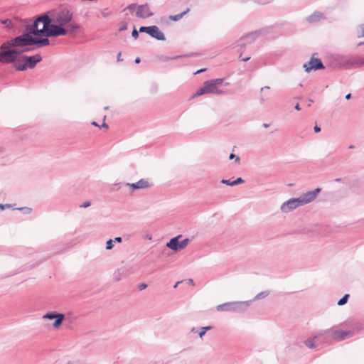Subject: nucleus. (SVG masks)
Returning a JSON list of instances; mask_svg holds the SVG:
<instances>
[{
  "label": "nucleus",
  "instance_id": "nucleus-1",
  "mask_svg": "<svg viewBox=\"0 0 364 364\" xmlns=\"http://www.w3.org/2000/svg\"><path fill=\"white\" fill-rule=\"evenodd\" d=\"M73 13L68 9L53 10L38 18L36 26L42 23L38 31L46 32L47 36H65L79 29L77 23L72 22Z\"/></svg>",
  "mask_w": 364,
  "mask_h": 364
},
{
  "label": "nucleus",
  "instance_id": "nucleus-2",
  "mask_svg": "<svg viewBox=\"0 0 364 364\" xmlns=\"http://www.w3.org/2000/svg\"><path fill=\"white\" fill-rule=\"evenodd\" d=\"M34 44H38L41 46H48L49 40L46 38H33L31 34L25 33L4 42L0 47V62L10 63L16 61L18 55L26 50L23 47Z\"/></svg>",
  "mask_w": 364,
  "mask_h": 364
},
{
  "label": "nucleus",
  "instance_id": "nucleus-3",
  "mask_svg": "<svg viewBox=\"0 0 364 364\" xmlns=\"http://www.w3.org/2000/svg\"><path fill=\"white\" fill-rule=\"evenodd\" d=\"M223 79H215L205 81L203 86L193 95V97H197L205 94H220L219 87L223 84Z\"/></svg>",
  "mask_w": 364,
  "mask_h": 364
},
{
  "label": "nucleus",
  "instance_id": "nucleus-4",
  "mask_svg": "<svg viewBox=\"0 0 364 364\" xmlns=\"http://www.w3.org/2000/svg\"><path fill=\"white\" fill-rule=\"evenodd\" d=\"M42 58L40 55H35L33 56H21L18 55V59L13 62L14 67L18 70H25L28 68H33L36 65L41 61Z\"/></svg>",
  "mask_w": 364,
  "mask_h": 364
},
{
  "label": "nucleus",
  "instance_id": "nucleus-5",
  "mask_svg": "<svg viewBox=\"0 0 364 364\" xmlns=\"http://www.w3.org/2000/svg\"><path fill=\"white\" fill-rule=\"evenodd\" d=\"M300 205H303V204H301V201L299 198H292L284 203L281 206V209L283 212L287 213Z\"/></svg>",
  "mask_w": 364,
  "mask_h": 364
},
{
  "label": "nucleus",
  "instance_id": "nucleus-6",
  "mask_svg": "<svg viewBox=\"0 0 364 364\" xmlns=\"http://www.w3.org/2000/svg\"><path fill=\"white\" fill-rule=\"evenodd\" d=\"M353 332L351 331L335 330L331 331V338L335 341H341L350 337Z\"/></svg>",
  "mask_w": 364,
  "mask_h": 364
},
{
  "label": "nucleus",
  "instance_id": "nucleus-7",
  "mask_svg": "<svg viewBox=\"0 0 364 364\" xmlns=\"http://www.w3.org/2000/svg\"><path fill=\"white\" fill-rule=\"evenodd\" d=\"M304 68L306 72H309L310 70H311L313 69H314V70L322 69L324 67H323L321 61L319 59L316 58L313 56L309 63H305L304 65Z\"/></svg>",
  "mask_w": 364,
  "mask_h": 364
},
{
  "label": "nucleus",
  "instance_id": "nucleus-8",
  "mask_svg": "<svg viewBox=\"0 0 364 364\" xmlns=\"http://www.w3.org/2000/svg\"><path fill=\"white\" fill-rule=\"evenodd\" d=\"M321 191V189L319 188H316L313 191H309L304 194L302 196L299 198V199L301 201V204L305 205L310 202H311L313 200L316 198L318 193Z\"/></svg>",
  "mask_w": 364,
  "mask_h": 364
},
{
  "label": "nucleus",
  "instance_id": "nucleus-9",
  "mask_svg": "<svg viewBox=\"0 0 364 364\" xmlns=\"http://www.w3.org/2000/svg\"><path fill=\"white\" fill-rule=\"evenodd\" d=\"M43 319H54L55 318V321L53 323V326L55 328H58L61 323L63 320L64 319V315L60 314H56L54 312L48 313L43 316Z\"/></svg>",
  "mask_w": 364,
  "mask_h": 364
},
{
  "label": "nucleus",
  "instance_id": "nucleus-10",
  "mask_svg": "<svg viewBox=\"0 0 364 364\" xmlns=\"http://www.w3.org/2000/svg\"><path fill=\"white\" fill-rule=\"evenodd\" d=\"M152 15L149 7L147 5H141L138 7L136 16L139 18H148Z\"/></svg>",
  "mask_w": 364,
  "mask_h": 364
},
{
  "label": "nucleus",
  "instance_id": "nucleus-11",
  "mask_svg": "<svg viewBox=\"0 0 364 364\" xmlns=\"http://www.w3.org/2000/svg\"><path fill=\"white\" fill-rule=\"evenodd\" d=\"M148 34L158 40H164L165 38L164 33L156 26H150Z\"/></svg>",
  "mask_w": 364,
  "mask_h": 364
},
{
  "label": "nucleus",
  "instance_id": "nucleus-12",
  "mask_svg": "<svg viewBox=\"0 0 364 364\" xmlns=\"http://www.w3.org/2000/svg\"><path fill=\"white\" fill-rule=\"evenodd\" d=\"M127 186H130L132 191L135 189L146 188L151 186V184L146 179H141L135 183H127Z\"/></svg>",
  "mask_w": 364,
  "mask_h": 364
},
{
  "label": "nucleus",
  "instance_id": "nucleus-13",
  "mask_svg": "<svg viewBox=\"0 0 364 364\" xmlns=\"http://www.w3.org/2000/svg\"><path fill=\"white\" fill-rule=\"evenodd\" d=\"M234 306H235V303H225L223 304L218 305L217 306V310L218 311H234L235 309Z\"/></svg>",
  "mask_w": 364,
  "mask_h": 364
},
{
  "label": "nucleus",
  "instance_id": "nucleus-14",
  "mask_svg": "<svg viewBox=\"0 0 364 364\" xmlns=\"http://www.w3.org/2000/svg\"><path fill=\"white\" fill-rule=\"evenodd\" d=\"M179 237H181V236H178V237L172 238L166 244V246L174 251H178V245H179V241H178Z\"/></svg>",
  "mask_w": 364,
  "mask_h": 364
},
{
  "label": "nucleus",
  "instance_id": "nucleus-15",
  "mask_svg": "<svg viewBox=\"0 0 364 364\" xmlns=\"http://www.w3.org/2000/svg\"><path fill=\"white\" fill-rule=\"evenodd\" d=\"M38 21V18L36 20V21L34 22V24L33 26V31H31L33 34L36 35V36H47L46 35V32H41V31H38V28H41L42 27V23H39V25L38 26V27L36 26V22Z\"/></svg>",
  "mask_w": 364,
  "mask_h": 364
},
{
  "label": "nucleus",
  "instance_id": "nucleus-16",
  "mask_svg": "<svg viewBox=\"0 0 364 364\" xmlns=\"http://www.w3.org/2000/svg\"><path fill=\"white\" fill-rule=\"evenodd\" d=\"M189 12V9L177 15H172L169 16V19L176 21L180 20L185 14Z\"/></svg>",
  "mask_w": 364,
  "mask_h": 364
},
{
  "label": "nucleus",
  "instance_id": "nucleus-17",
  "mask_svg": "<svg viewBox=\"0 0 364 364\" xmlns=\"http://www.w3.org/2000/svg\"><path fill=\"white\" fill-rule=\"evenodd\" d=\"M1 22L8 28H13L14 27V23L11 19L1 20Z\"/></svg>",
  "mask_w": 364,
  "mask_h": 364
},
{
  "label": "nucleus",
  "instance_id": "nucleus-18",
  "mask_svg": "<svg viewBox=\"0 0 364 364\" xmlns=\"http://www.w3.org/2000/svg\"><path fill=\"white\" fill-rule=\"evenodd\" d=\"M348 298H349V294H345L343 296V297L338 301V305L343 306V305L346 304L348 301Z\"/></svg>",
  "mask_w": 364,
  "mask_h": 364
},
{
  "label": "nucleus",
  "instance_id": "nucleus-19",
  "mask_svg": "<svg viewBox=\"0 0 364 364\" xmlns=\"http://www.w3.org/2000/svg\"><path fill=\"white\" fill-rule=\"evenodd\" d=\"M188 243V239H184L183 240L179 242L178 250L185 248L187 246Z\"/></svg>",
  "mask_w": 364,
  "mask_h": 364
},
{
  "label": "nucleus",
  "instance_id": "nucleus-20",
  "mask_svg": "<svg viewBox=\"0 0 364 364\" xmlns=\"http://www.w3.org/2000/svg\"><path fill=\"white\" fill-rule=\"evenodd\" d=\"M244 181L241 178H238L235 181H232L231 183H229V186H235L240 183H242Z\"/></svg>",
  "mask_w": 364,
  "mask_h": 364
},
{
  "label": "nucleus",
  "instance_id": "nucleus-21",
  "mask_svg": "<svg viewBox=\"0 0 364 364\" xmlns=\"http://www.w3.org/2000/svg\"><path fill=\"white\" fill-rule=\"evenodd\" d=\"M113 242L114 241L112 240H109L107 242V244H106V249L107 250H111L113 247V246H114Z\"/></svg>",
  "mask_w": 364,
  "mask_h": 364
},
{
  "label": "nucleus",
  "instance_id": "nucleus-22",
  "mask_svg": "<svg viewBox=\"0 0 364 364\" xmlns=\"http://www.w3.org/2000/svg\"><path fill=\"white\" fill-rule=\"evenodd\" d=\"M305 343L306 346H308L309 348H313L316 347L313 341H306Z\"/></svg>",
  "mask_w": 364,
  "mask_h": 364
},
{
  "label": "nucleus",
  "instance_id": "nucleus-23",
  "mask_svg": "<svg viewBox=\"0 0 364 364\" xmlns=\"http://www.w3.org/2000/svg\"><path fill=\"white\" fill-rule=\"evenodd\" d=\"M13 205L11 204H0V209L1 210H5L6 208H12Z\"/></svg>",
  "mask_w": 364,
  "mask_h": 364
},
{
  "label": "nucleus",
  "instance_id": "nucleus-24",
  "mask_svg": "<svg viewBox=\"0 0 364 364\" xmlns=\"http://www.w3.org/2000/svg\"><path fill=\"white\" fill-rule=\"evenodd\" d=\"M149 28H150V26H148V27L142 26L139 28V31L140 32H146V33H148Z\"/></svg>",
  "mask_w": 364,
  "mask_h": 364
},
{
  "label": "nucleus",
  "instance_id": "nucleus-25",
  "mask_svg": "<svg viewBox=\"0 0 364 364\" xmlns=\"http://www.w3.org/2000/svg\"><path fill=\"white\" fill-rule=\"evenodd\" d=\"M229 159H235L236 161H237L238 163L240 162V158L238 156H235L234 154H231L229 156Z\"/></svg>",
  "mask_w": 364,
  "mask_h": 364
},
{
  "label": "nucleus",
  "instance_id": "nucleus-26",
  "mask_svg": "<svg viewBox=\"0 0 364 364\" xmlns=\"http://www.w3.org/2000/svg\"><path fill=\"white\" fill-rule=\"evenodd\" d=\"M90 205V203L89 201H86V202L83 203L82 205H80V207L85 208L89 207Z\"/></svg>",
  "mask_w": 364,
  "mask_h": 364
},
{
  "label": "nucleus",
  "instance_id": "nucleus-27",
  "mask_svg": "<svg viewBox=\"0 0 364 364\" xmlns=\"http://www.w3.org/2000/svg\"><path fill=\"white\" fill-rule=\"evenodd\" d=\"M139 34H138V32L136 29H134L133 31H132V36L134 38H136L138 37Z\"/></svg>",
  "mask_w": 364,
  "mask_h": 364
},
{
  "label": "nucleus",
  "instance_id": "nucleus-28",
  "mask_svg": "<svg viewBox=\"0 0 364 364\" xmlns=\"http://www.w3.org/2000/svg\"><path fill=\"white\" fill-rule=\"evenodd\" d=\"M205 333V331L203 328L200 329V331L199 332V336L200 338H202Z\"/></svg>",
  "mask_w": 364,
  "mask_h": 364
},
{
  "label": "nucleus",
  "instance_id": "nucleus-29",
  "mask_svg": "<svg viewBox=\"0 0 364 364\" xmlns=\"http://www.w3.org/2000/svg\"><path fill=\"white\" fill-rule=\"evenodd\" d=\"M146 287H147V285H146V284H140V285H139V289L140 290H143V289H146Z\"/></svg>",
  "mask_w": 364,
  "mask_h": 364
},
{
  "label": "nucleus",
  "instance_id": "nucleus-30",
  "mask_svg": "<svg viewBox=\"0 0 364 364\" xmlns=\"http://www.w3.org/2000/svg\"><path fill=\"white\" fill-rule=\"evenodd\" d=\"M221 182H222L223 183H224V184H227V185H229V183H232V182H231V181H230L229 180H225V179L222 180V181H221Z\"/></svg>",
  "mask_w": 364,
  "mask_h": 364
},
{
  "label": "nucleus",
  "instance_id": "nucleus-31",
  "mask_svg": "<svg viewBox=\"0 0 364 364\" xmlns=\"http://www.w3.org/2000/svg\"><path fill=\"white\" fill-rule=\"evenodd\" d=\"M127 23H124L123 26L121 28H119V31L125 30V29H127Z\"/></svg>",
  "mask_w": 364,
  "mask_h": 364
},
{
  "label": "nucleus",
  "instance_id": "nucleus-32",
  "mask_svg": "<svg viewBox=\"0 0 364 364\" xmlns=\"http://www.w3.org/2000/svg\"><path fill=\"white\" fill-rule=\"evenodd\" d=\"M314 131H315V132H319L321 131V129H320V127H318L317 125H316V126L314 127Z\"/></svg>",
  "mask_w": 364,
  "mask_h": 364
},
{
  "label": "nucleus",
  "instance_id": "nucleus-33",
  "mask_svg": "<svg viewBox=\"0 0 364 364\" xmlns=\"http://www.w3.org/2000/svg\"><path fill=\"white\" fill-rule=\"evenodd\" d=\"M121 56H122V53H119L118 55H117V60L118 61H122V59L121 58Z\"/></svg>",
  "mask_w": 364,
  "mask_h": 364
},
{
  "label": "nucleus",
  "instance_id": "nucleus-34",
  "mask_svg": "<svg viewBox=\"0 0 364 364\" xmlns=\"http://www.w3.org/2000/svg\"><path fill=\"white\" fill-rule=\"evenodd\" d=\"M188 283L191 285H194L193 280L192 279H188Z\"/></svg>",
  "mask_w": 364,
  "mask_h": 364
},
{
  "label": "nucleus",
  "instance_id": "nucleus-35",
  "mask_svg": "<svg viewBox=\"0 0 364 364\" xmlns=\"http://www.w3.org/2000/svg\"><path fill=\"white\" fill-rule=\"evenodd\" d=\"M359 36L360 37H364V26L362 28L361 33H360V35Z\"/></svg>",
  "mask_w": 364,
  "mask_h": 364
},
{
  "label": "nucleus",
  "instance_id": "nucleus-36",
  "mask_svg": "<svg viewBox=\"0 0 364 364\" xmlns=\"http://www.w3.org/2000/svg\"><path fill=\"white\" fill-rule=\"evenodd\" d=\"M102 127L105 128V129H108V125L106 123L104 122L102 124Z\"/></svg>",
  "mask_w": 364,
  "mask_h": 364
},
{
  "label": "nucleus",
  "instance_id": "nucleus-37",
  "mask_svg": "<svg viewBox=\"0 0 364 364\" xmlns=\"http://www.w3.org/2000/svg\"><path fill=\"white\" fill-rule=\"evenodd\" d=\"M114 241L120 242H122V238L120 237H117L114 239Z\"/></svg>",
  "mask_w": 364,
  "mask_h": 364
},
{
  "label": "nucleus",
  "instance_id": "nucleus-38",
  "mask_svg": "<svg viewBox=\"0 0 364 364\" xmlns=\"http://www.w3.org/2000/svg\"><path fill=\"white\" fill-rule=\"evenodd\" d=\"M205 70H206V69H200V70H198V71H196V72L195 73V74L200 73H202V72L205 71Z\"/></svg>",
  "mask_w": 364,
  "mask_h": 364
},
{
  "label": "nucleus",
  "instance_id": "nucleus-39",
  "mask_svg": "<svg viewBox=\"0 0 364 364\" xmlns=\"http://www.w3.org/2000/svg\"><path fill=\"white\" fill-rule=\"evenodd\" d=\"M250 56H248V57H245V58H242V60H243V61H247V60H250Z\"/></svg>",
  "mask_w": 364,
  "mask_h": 364
},
{
  "label": "nucleus",
  "instance_id": "nucleus-40",
  "mask_svg": "<svg viewBox=\"0 0 364 364\" xmlns=\"http://www.w3.org/2000/svg\"><path fill=\"white\" fill-rule=\"evenodd\" d=\"M295 109H296V110H300V109H301V107H300V106H299V104H296V106H295Z\"/></svg>",
  "mask_w": 364,
  "mask_h": 364
},
{
  "label": "nucleus",
  "instance_id": "nucleus-41",
  "mask_svg": "<svg viewBox=\"0 0 364 364\" xmlns=\"http://www.w3.org/2000/svg\"><path fill=\"white\" fill-rule=\"evenodd\" d=\"M202 328L204 329L206 331L207 330L210 329L211 327L210 326H206V327H203Z\"/></svg>",
  "mask_w": 364,
  "mask_h": 364
},
{
  "label": "nucleus",
  "instance_id": "nucleus-42",
  "mask_svg": "<svg viewBox=\"0 0 364 364\" xmlns=\"http://www.w3.org/2000/svg\"><path fill=\"white\" fill-rule=\"evenodd\" d=\"M350 97H351V95H350V94H348V95L346 96V100H349Z\"/></svg>",
  "mask_w": 364,
  "mask_h": 364
},
{
  "label": "nucleus",
  "instance_id": "nucleus-43",
  "mask_svg": "<svg viewBox=\"0 0 364 364\" xmlns=\"http://www.w3.org/2000/svg\"><path fill=\"white\" fill-rule=\"evenodd\" d=\"M92 124L94 125V126H96V127L99 126L97 122H92Z\"/></svg>",
  "mask_w": 364,
  "mask_h": 364
},
{
  "label": "nucleus",
  "instance_id": "nucleus-44",
  "mask_svg": "<svg viewBox=\"0 0 364 364\" xmlns=\"http://www.w3.org/2000/svg\"><path fill=\"white\" fill-rule=\"evenodd\" d=\"M140 62V59L139 58H136L135 63H139Z\"/></svg>",
  "mask_w": 364,
  "mask_h": 364
},
{
  "label": "nucleus",
  "instance_id": "nucleus-45",
  "mask_svg": "<svg viewBox=\"0 0 364 364\" xmlns=\"http://www.w3.org/2000/svg\"><path fill=\"white\" fill-rule=\"evenodd\" d=\"M181 282H177L176 284L174 285V288H176L178 287V284H180Z\"/></svg>",
  "mask_w": 364,
  "mask_h": 364
}]
</instances>
